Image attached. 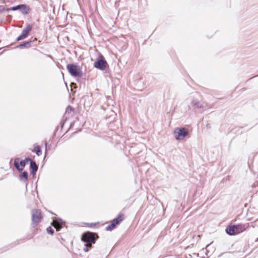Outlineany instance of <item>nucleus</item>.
I'll use <instances>...</instances> for the list:
<instances>
[{"mask_svg":"<svg viewBox=\"0 0 258 258\" xmlns=\"http://www.w3.org/2000/svg\"><path fill=\"white\" fill-rule=\"evenodd\" d=\"M50 145L48 146L47 143H45V154L46 153L47 150L50 149Z\"/></svg>","mask_w":258,"mask_h":258,"instance_id":"22","label":"nucleus"},{"mask_svg":"<svg viewBox=\"0 0 258 258\" xmlns=\"http://www.w3.org/2000/svg\"><path fill=\"white\" fill-rule=\"evenodd\" d=\"M32 29V26L31 25L26 24V27L22 30L21 34L17 37V41H20L25 39L28 36Z\"/></svg>","mask_w":258,"mask_h":258,"instance_id":"7","label":"nucleus"},{"mask_svg":"<svg viewBox=\"0 0 258 258\" xmlns=\"http://www.w3.org/2000/svg\"><path fill=\"white\" fill-rule=\"evenodd\" d=\"M24 161H25V162L27 163L28 161H30V162H31V161H33L32 160H31V158H29V157H26L24 160Z\"/></svg>","mask_w":258,"mask_h":258,"instance_id":"23","label":"nucleus"},{"mask_svg":"<svg viewBox=\"0 0 258 258\" xmlns=\"http://www.w3.org/2000/svg\"><path fill=\"white\" fill-rule=\"evenodd\" d=\"M67 69L70 75L75 77H81L83 74L81 68L74 63H69L67 66Z\"/></svg>","mask_w":258,"mask_h":258,"instance_id":"1","label":"nucleus"},{"mask_svg":"<svg viewBox=\"0 0 258 258\" xmlns=\"http://www.w3.org/2000/svg\"><path fill=\"white\" fill-rule=\"evenodd\" d=\"M225 232L228 235L231 236L239 234L235 225L228 226L225 229Z\"/></svg>","mask_w":258,"mask_h":258,"instance_id":"9","label":"nucleus"},{"mask_svg":"<svg viewBox=\"0 0 258 258\" xmlns=\"http://www.w3.org/2000/svg\"><path fill=\"white\" fill-rule=\"evenodd\" d=\"M73 110V108L71 106H68L66 110V113H70Z\"/></svg>","mask_w":258,"mask_h":258,"instance_id":"20","label":"nucleus"},{"mask_svg":"<svg viewBox=\"0 0 258 258\" xmlns=\"http://www.w3.org/2000/svg\"><path fill=\"white\" fill-rule=\"evenodd\" d=\"M5 10V7L3 6L0 5V12H2Z\"/></svg>","mask_w":258,"mask_h":258,"instance_id":"24","label":"nucleus"},{"mask_svg":"<svg viewBox=\"0 0 258 258\" xmlns=\"http://www.w3.org/2000/svg\"><path fill=\"white\" fill-rule=\"evenodd\" d=\"M19 179L20 180L26 182L28 179V173L27 171H24L22 172L19 175Z\"/></svg>","mask_w":258,"mask_h":258,"instance_id":"14","label":"nucleus"},{"mask_svg":"<svg viewBox=\"0 0 258 258\" xmlns=\"http://www.w3.org/2000/svg\"><path fill=\"white\" fill-rule=\"evenodd\" d=\"M239 234L244 231L249 227V223H246L245 224H239L235 225Z\"/></svg>","mask_w":258,"mask_h":258,"instance_id":"13","label":"nucleus"},{"mask_svg":"<svg viewBox=\"0 0 258 258\" xmlns=\"http://www.w3.org/2000/svg\"><path fill=\"white\" fill-rule=\"evenodd\" d=\"M16 8H17V6H14V7H11L10 8H8L7 9V11H17L16 10Z\"/></svg>","mask_w":258,"mask_h":258,"instance_id":"21","label":"nucleus"},{"mask_svg":"<svg viewBox=\"0 0 258 258\" xmlns=\"http://www.w3.org/2000/svg\"><path fill=\"white\" fill-rule=\"evenodd\" d=\"M206 126L207 128H210L211 127L210 124H207Z\"/></svg>","mask_w":258,"mask_h":258,"instance_id":"27","label":"nucleus"},{"mask_svg":"<svg viewBox=\"0 0 258 258\" xmlns=\"http://www.w3.org/2000/svg\"><path fill=\"white\" fill-rule=\"evenodd\" d=\"M107 64V61L103 56L100 54L97 60L94 62V67L101 71L105 69Z\"/></svg>","mask_w":258,"mask_h":258,"instance_id":"5","label":"nucleus"},{"mask_svg":"<svg viewBox=\"0 0 258 258\" xmlns=\"http://www.w3.org/2000/svg\"><path fill=\"white\" fill-rule=\"evenodd\" d=\"M16 10H19L23 15H26L30 12L31 9L28 5L20 4L17 6Z\"/></svg>","mask_w":258,"mask_h":258,"instance_id":"10","label":"nucleus"},{"mask_svg":"<svg viewBox=\"0 0 258 258\" xmlns=\"http://www.w3.org/2000/svg\"><path fill=\"white\" fill-rule=\"evenodd\" d=\"M255 242H257V241H258V238H256V239L255 240Z\"/></svg>","mask_w":258,"mask_h":258,"instance_id":"28","label":"nucleus"},{"mask_svg":"<svg viewBox=\"0 0 258 258\" xmlns=\"http://www.w3.org/2000/svg\"><path fill=\"white\" fill-rule=\"evenodd\" d=\"M32 43H33L34 42H37V39L36 38H35L32 41Z\"/></svg>","mask_w":258,"mask_h":258,"instance_id":"26","label":"nucleus"},{"mask_svg":"<svg viewBox=\"0 0 258 258\" xmlns=\"http://www.w3.org/2000/svg\"><path fill=\"white\" fill-rule=\"evenodd\" d=\"M63 222L62 219L58 218L55 220H53L51 223V225L56 229L57 231H59L60 229L63 227Z\"/></svg>","mask_w":258,"mask_h":258,"instance_id":"11","label":"nucleus"},{"mask_svg":"<svg viewBox=\"0 0 258 258\" xmlns=\"http://www.w3.org/2000/svg\"><path fill=\"white\" fill-rule=\"evenodd\" d=\"M32 152H35L36 155L38 156H40L42 154V151L41 150V148L39 146H37L35 147Z\"/></svg>","mask_w":258,"mask_h":258,"instance_id":"17","label":"nucleus"},{"mask_svg":"<svg viewBox=\"0 0 258 258\" xmlns=\"http://www.w3.org/2000/svg\"><path fill=\"white\" fill-rule=\"evenodd\" d=\"M191 104L195 108H201L203 107L202 103L197 99H193Z\"/></svg>","mask_w":258,"mask_h":258,"instance_id":"15","label":"nucleus"},{"mask_svg":"<svg viewBox=\"0 0 258 258\" xmlns=\"http://www.w3.org/2000/svg\"><path fill=\"white\" fill-rule=\"evenodd\" d=\"M60 129L62 130L63 126L64 125V122L63 121H61L60 122Z\"/></svg>","mask_w":258,"mask_h":258,"instance_id":"25","label":"nucleus"},{"mask_svg":"<svg viewBox=\"0 0 258 258\" xmlns=\"http://www.w3.org/2000/svg\"><path fill=\"white\" fill-rule=\"evenodd\" d=\"M91 245H88L87 244H84L83 250L85 252H88L91 248Z\"/></svg>","mask_w":258,"mask_h":258,"instance_id":"18","label":"nucleus"},{"mask_svg":"<svg viewBox=\"0 0 258 258\" xmlns=\"http://www.w3.org/2000/svg\"><path fill=\"white\" fill-rule=\"evenodd\" d=\"M26 164L25 161L23 160L20 161V159L17 158L15 159L14 165L18 171H22Z\"/></svg>","mask_w":258,"mask_h":258,"instance_id":"8","label":"nucleus"},{"mask_svg":"<svg viewBox=\"0 0 258 258\" xmlns=\"http://www.w3.org/2000/svg\"><path fill=\"white\" fill-rule=\"evenodd\" d=\"M96 236L97 234L94 232H85L82 235L81 240L86 243L94 244L97 239Z\"/></svg>","mask_w":258,"mask_h":258,"instance_id":"3","label":"nucleus"},{"mask_svg":"<svg viewBox=\"0 0 258 258\" xmlns=\"http://www.w3.org/2000/svg\"><path fill=\"white\" fill-rule=\"evenodd\" d=\"M38 44L37 43H35L34 44V45H37Z\"/></svg>","mask_w":258,"mask_h":258,"instance_id":"29","label":"nucleus"},{"mask_svg":"<svg viewBox=\"0 0 258 258\" xmlns=\"http://www.w3.org/2000/svg\"><path fill=\"white\" fill-rule=\"evenodd\" d=\"M124 215L123 214H119L117 217L114 219L111 222V224L108 225L106 227V230L107 231H111L114 229L117 225L124 220Z\"/></svg>","mask_w":258,"mask_h":258,"instance_id":"4","label":"nucleus"},{"mask_svg":"<svg viewBox=\"0 0 258 258\" xmlns=\"http://www.w3.org/2000/svg\"><path fill=\"white\" fill-rule=\"evenodd\" d=\"M38 169V166L36 164V162L34 161H31L30 165V170L31 174L32 175H35Z\"/></svg>","mask_w":258,"mask_h":258,"instance_id":"12","label":"nucleus"},{"mask_svg":"<svg viewBox=\"0 0 258 258\" xmlns=\"http://www.w3.org/2000/svg\"><path fill=\"white\" fill-rule=\"evenodd\" d=\"M32 214V226L35 227L38 225L42 219L41 211L39 209H34L31 212Z\"/></svg>","mask_w":258,"mask_h":258,"instance_id":"2","label":"nucleus"},{"mask_svg":"<svg viewBox=\"0 0 258 258\" xmlns=\"http://www.w3.org/2000/svg\"><path fill=\"white\" fill-rule=\"evenodd\" d=\"M46 231L47 233L50 234H52L54 233V230L50 226L47 228Z\"/></svg>","mask_w":258,"mask_h":258,"instance_id":"19","label":"nucleus"},{"mask_svg":"<svg viewBox=\"0 0 258 258\" xmlns=\"http://www.w3.org/2000/svg\"><path fill=\"white\" fill-rule=\"evenodd\" d=\"M188 134L187 130L183 127L177 128L174 131L175 139L177 140H183Z\"/></svg>","mask_w":258,"mask_h":258,"instance_id":"6","label":"nucleus"},{"mask_svg":"<svg viewBox=\"0 0 258 258\" xmlns=\"http://www.w3.org/2000/svg\"><path fill=\"white\" fill-rule=\"evenodd\" d=\"M32 41H26L24 43L19 44L18 46H17L16 48H29L32 46Z\"/></svg>","mask_w":258,"mask_h":258,"instance_id":"16","label":"nucleus"}]
</instances>
